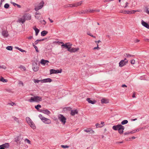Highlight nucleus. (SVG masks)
I'll list each match as a JSON object with an SVG mask.
<instances>
[{
    "mask_svg": "<svg viewBox=\"0 0 149 149\" xmlns=\"http://www.w3.org/2000/svg\"><path fill=\"white\" fill-rule=\"evenodd\" d=\"M52 81V80L50 78H47L44 79L42 80H41V82L42 83H46V82H51Z\"/></svg>",
    "mask_w": 149,
    "mask_h": 149,
    "instance_id": "9d476101",
    "label": "nucleus"
},
{
    "mask_svg": "<svg viewBox=\"0 0 149 149\" xmlns=\"http://www.w3.org/2000/svg\"><path fill=\"white\" fill-rule=\"evenodd\" d=\"M124 55L125 56L128 58H130L131 57L134 56V55H131L127 53L125 54Z\"/></svg>",
    "mask_w": 149,
    "mask_h": 149,
    "instance_id": "7c9ffc66",
    "label": "nucleus"
},
{
    "mask_svg": "<svg viewBox=\"0 0 149 149\" xmlns=\"http://www.w3.org/2000/svg\"><path fill=\"white\" fill-rule=\"evenodd\" d=\"M33 81L35 83H38L40 81H41V80H38L37 79H34Z\"/></svg>",
    "mask_w": 149,
    "mask_h": 149,
    "instance_id": "49530a36",
    "label": "nucleus"
},
{
    "mask_svg": "<svg viewBox=\"0 0 149 149\" xmlns=\"http://www.w3.org/2000/svg\"><path fill=\"white\" fill-rule=\"evenodd\" d=\"M120 12L121 13H123L125 14H129V11L126 10H121L120 11Z\"/></svg>",
    "mask_w": 149,
    "mask_h": 149,
    "instance_id": "a878e982",
    "label": "nucleus"
},
{
    "mask_svg": "<svg viewBox=\"0 0 149 149\" xmlns=\"http://www.w3.org/2000/svg\"><path fill=\"white\" fill-rule=\"evenodd\" d=\"M146 12L149 14V11L148 10V8H147L146 10Z\"/></svg>",
    "mask_w": 149,
    "mask_h": 149,
    "instance_id": "0e129e2a",
    "label": "nucleus"
},
{
    "mask_svg": "<svg viewBox=\"0 0 149 149\" xmlns=\"http://www.w3.org/2000/svg\"><path fill=\"white\" fill-rule=\"evenodd\" d=\"M132 97H133V98L135 97V93H133V95H132Z\"/></svg>",
    "mask_w": 149,
    "mask_h": 149,
    "instance_id": "774afa93",
    "label": "nucleus"
},
{
    "mask_svg": "<svg viewBox=\"0 0 149 149\" xmlns=\"http://www.w3.org/2000/svg\"><path fill=\"white\" fill-rule=\"evenodd\" d=\"M44 40V39H42L40 40H38L35 42L34 43L35 45H37L39 41H43Z\"/></svg>",
    "mask_w": 149,
    "mask_h": 149,
    "instance_id": "c9c22d12",
    "label": "nucleus"
},
{
    "mask_svg": "<svg viewBox=\"0 0 149 149\" xmlns=\"http://www.w3.org/2000/svg\"><path fill=\"white\" fill-rule=\"evenodd\" d=\"M25 21V16H24L23 17L19 18L17 22L19 23H21L22 24H23Z\"/></svg>",
    "mask_w": 149,
    "mask_h": 149,
    "instance_id": "ddd939ff",
    "label": "nucleus"
},
{
    "mask_svg": "<svg viewBox=\"0 0 149 149\" xmlns=\"http://www.w3.org/2000/svg\"><path fill=\"white\" fill-rule=\"evenodd\" d=\"M85 132L89 133V134H94L95 132L92 129L88 128L84 130Z\"/></svg>",
    "mask_w": 149,
    "mask_h": 149,
    "instance_id": "9b49d317",
    "label": "nucleus"
},
{
    "mask_svg": "<svg viewBox=\"0 0 149 149\" xmlns=\"http://www.w3.org/2000/svg\"><path fill=\"white\" fill-rule=\"evenodd\" d=\"M32 45H33V46L36 49V52H38V47H37L36 46V45H35L33 43H32Z\"/></svg>",
    "mask_w": 149,
    "mask_h": 149,
    "instance_id": "58836bf2",
    "label": "nucleus"
},
{
    "mask_svg": "<svg viewBox=\"0 0 149 149\" xmlns=\"http://www.w3.org/2000/svg\"><path fill=\"white\" fill-rule=\"evenodd\" d=\"M44 3L41 1L40 3L35 6L34 10L36 12H39L38 10L41 9L43 7Z\"/></svg>",
    "mask_w": 149,
    "mask_h": 149,
    "instance_id": "20e7f679",
    "label": "nucleus"
},
{
    "mask_svg": "<svg viewBox=\"0 0 149 149\" xmlns=\"http://www.w3.org/2000/svg\"><path fill=\"white\" fill-rule=\"evenodd\" d=\"M95 10H93V9H89L88 10H86L85 11V12H81V13H87L88 12L90 13H93L94 11H95Z\"/></svg>",
    "mask_w": 149,
    "mask_h": 149,
    "instance_id": "aec40b11",
    "label": "nucleus"
},
{
    "mask_svg": "<svg viewBox=\"0 0 149 149\" xmlns=\"http://www.w3.org/2000/svg\"><path fill=\"white\" fill-rule=\"evenodd\" d=\"M78 111L77 110H72L70 114L72 116H73L75 114H77Z\"/></svg>",
    "mask_w": 149,
    "mask_h": 149,
    "instance_id": "412c9836",
    "label": "nucleus"
},
{
    "mask_svg": "<svg viewBox=\"0 0 149 149\" xmlns=\"http://www.w3.org/2000/svg\"><path fill=\"white\" fill-rule=\"evenodd\" d=\"M13 118L14 120L15 121H16L17 122H19V120L17 118H16V117H13Z\"/></svg>",
    "mask_w": 149,
    "mask_h": 149,
    "instance_id": "3c124183",
    "label": "nucleus"
},
{
    "mask_svg": "<svg viewBox=\"0 0 149 149\" xmlns=\"http://www.w3.org/2000/svg\"><path fill=\"white\" fill-rule=\"evenodd\" d=\"M100 49V48L98 46H97V47H95L93 49H97L99 50Z\"/></svg>",
    "mask_w": 149,
    "mask_h": 149,
    "instance_id": "864d4df0",
    "label": "nucleus"
},
{
    "mask_svg": "<svg viewBox=\"0 0 149 149\" xmlns=\"http://www.w3.org/2000/svg\"><path fill=\"white\" fill-rule=\"evenodd\" d=\"M72 44L67 45V46H66V48L68 49V50L70 49H71V47L72 46Z\"/></svg>",
    "mask_w": 149,
    "mask_h": 149,
    "instance_id": "a19ab883",
    "label": "nucleus"
},
{
    "mask_svg": "<svg viewBox=\"0 0 149 149\" xmlns=\"http://www.w3.org/2000/svg\"><path fill=\"white\" fill-rule=\"evenodd\" d=\"M49 62L47 60H46L43 59H42L41 60L40 63L43 65H45L47 63H48Z\"/></svg>",
    "mask_w": 149,
    "mask_h": 149,
    "instance_id": "bb28decb",
    "label": "nucleus"
},
{
    "mask_svg": "<svg viewBox=\"0 0 149 149\" xmlns=\"http://www.w3.org/2000/svg\"><path fill=\"white\" fill-rule=\"evenodd\" d=\"M74 3L72 4H70L67 5V7H73L74 6Z\"/></svg>",
    "mask_w": 149,
    "mask_h": 149,
    "instance_id": "37998d69",
    "label": "nucleus"
},
{
    "mask_svg": "<svg viewBox=\"0 0 149 149\" xmlns=\"http://www.w3.org/2000/svg\"><path fill=\"white\" fill-rule=\"evenodd\" d=\"M0 68H3L4 69H5L6 68V67L5 66H1L0 65Z\"/></svg>",
    "mask_w": 149,
    "mask_h": 149,
    "instance_id": "5fc2aeb1",
    "label": "nucleus"
},
{
    "mask_svg": "<svg viewBox=\"0 0 149 149\" xmlns=\"http://www.w3.org/2000/svg\"><path fill=\"white\" fill-rule=\"evenodd\" d=\"M126 60V59L125 58L124 60H122L120 61L119 63V66L120 67H122L124 66L126 63H127L128 61H125V60Z\"/></svg>",
    "mask_w": 149,
    "mask_h": 149,
    "instance_id": "6e6552de",
    "label": "nucleus"
},
{
    "mask_svg": "<svg viewBox=\"0 0 149 149\" xmlns=\"http://www.w3.org/2000/svg\"><path fill=\"white\" fill-rule=\"evenodd\" d=\"M50 74H57L58 73H61L62 72V70H56L53 69H51L50 70Z\"/></svg>",
    "mask_w": 149,
    "mask_h": 149,
    "instance_id": "0eeeda50",
    "label": "nucleus"
},
{
    "mask_svg": "<svg viewBox=\"0 0 149 149\" xmlns=\"http://www.w3.org/2000/svg\"><path fill=\"white\" fill-rule=\"evenodd\" d=\"M26 120L31 127L33 129H35L36 128V126L34 123L29 117H27L26 118Z\"/></svg>",
    "mask_w": 149,
    "mask_h": 149,
    "instance_id": "7ed1b4c3",
    "label": "nucleus"
},
{
    "mask_svg": "<svg viewBox=\"0 0 149 149\" xmlns=\"http://www.w3.org/2000/svg\"><path fill=\"white\" fill-rule=\"evenodd\" d=\"M129 3L128 2H126L125 3V6L124 7V8H126L128 6V5Z\"/></svg>",
    "mask_w": 149,
    "mask_h": 149,
    "instance_id": "4d7b16f0",
    "label": "nucleus"
},
{
    "mask_svg": "<svg viewBox=\"0 0 149 149\" xmlns=\"http://www.w3.org/2000/svg\"><path fill=\"white\" fill-rule=\"evenodd\" d=\"M18 68L23 71H25L26 70L25 67L22 65H20L18 67Z\"/></svg>",
    "mask_w": 149,
    "mask_h": 149,
    "instance_id": "cd10ccee",
    "label": "nucleus"
},
{
    "mask_svg": "<svg viewBox=\"0 0 149 149\" xmlns=\"http://www.w3.org/2000/svg\"><path fill=\"white\" fill-rule=\"evenodd\" d=\"M101 102L102 104H107L109 103V100L107 99L104 98L101 100Z\"/></svg>",
    "mask_w": 149,
    "mask_h": 149,
    "instance_id": "dca6fc26",
    "label": "nucleus"
},
{
    "mask_svg": "<svg viewBox=\"0 0 149 149\" xmlns=\"http://www.w3.org/2000/svg\"><path fill=\"white\" fill-rule=\"evenodd\" d=\"M67 44H63L61 45V47H64L66 48V46H67Z\"/></svg>",
    "mask_w": 149,
    "mask_h": 149,
    "instance_id": "bf43d9fd",
    "label": "nucleus"
},
{
    "mask_svg": "<svg viewBox=\"0 0 149 149\" xmlns=\"http://www.w3.org/2000/svg\"><path fill=\"white\" fill-rule=\"evenodd\" d=\"M61 146L62 148H68L69 147V146L67 145H61Z\"/></svg>",
    "mask_w": 149,
    "mask_h": 149,
    "instance_id": "c03bdc74",
    "label": "nucleus"
},
{
    "mask_svg": "<svg viewBox=\"0 0 149 149\" xmlns=\"http://www.w3.org/2000/svg\"><path fill=\"white\" fill-rule=\"evenodd\" d=\"M35 17L36 19L39 21L42 18V16L41 15L39 12H36L35 13Z\"/></svg>",
    "mask_w": 149,
    "mask_h": 149,
    "instance_id": "423d86ee",
    "label": "nucleus"
},
{
    "mask_svg": "<svg viewBox=\"0 0 149 149\" xmlns=\"http://www.w3.org/2000/svg\"><path fill=\"white\" fill-rule=\"evenodd\" d=\"M135 61L134 60H132L131 61L130 63L132 64H134L135 63Z\"/></svg>",
    "mask_w": 149,
    "mask_h": 149,
    "instance_id": "de8ad7c7",
    "label": "nucleus"
},
{
    "mask_svg": "<svg viewBox=\"0 0 149 149\" xmlns=\"http://www.w3.org/2000/svg\"><path fill=\"white\" fill-rule=\"evenodd\" d=\"M130 134H131V133H130V132H125L124 133L125 135H127Z\"/></svg>",
    "mask_w": 149,
    "mask_h": 149,
    "instance_id": "603ef678",
    "label": "nucleus"
},
{
    "mask_svg": "<svg viewBox=\"0 0 149 149\" xmlns=\"http://www.w3.org/2000/svg\"><path fill=\"white\" fill-rule=\"evenodd\" d=\"M79 49V47H77V48H73L70 49L68 50V51L72 53H74L76 52Z\"/></svg>",
    "mask_w": 149,
    "mask_h": 149,
    "instance_id": "f8f14e48",
    "label": "nucleus"
},
{
    "mask_svg": "<svg viewBox=\"0 0 149 149\" xmlns=\"http://www.w3.org/2000/svg\"><path fill=\"white\" fill-rule=\"evenodd\" d=\"M33 29L35 30V31L36 33V36H37L38 35V33H39V30L38 29L36 26H34L33 28Z\"/></svg>",
    "mask_w": 149,
    "mask_h": 149,
    "instance_id": "5701e85b",
    "label": "nucleus"
},
{
    "mask_svg": "<svg viewBox=\"0 0 149 149\" xmlns=\"http://www.w3.org/2000/svg\"><path fill=\"white\" fill-rule=\"evenodd\" d=\"M0 81L3 83H5L8 81V80L4 79V78L2 77H0Z\"/></svg>",
    "mask_w": 149,
    "mask_h": 149,
    "instance_id": "393cba45",
    "label": "nucleus"
},
{
    "mask_svg": "<svg viewBox=\"0 0 149 149\" xmlns=\"http://www.w3.org/2000/svg\"><path fill=\"white\" fill-rule=\"evenodd\" d=\"M17 49H18L20 51L22 52H25V51L24 50H23V49H20V48H19L18 47H17Z\"/></svg>",
    "mask_w": 149,
    "mask_h": 149,
    "instance_id": "13d9d810",
    "label": "nucleus"
},
{
    "mask_svg": "<svg viewBox=\"0 0 149 149\" xmlns=\"http://www.w3.org/2000/svg\"><path fill=\"white\" fill-rule=\"evenodd\" d=\"M47 32L45 31H44L41 32V35L42 36H44L46 35L47 33Z\"/></svg>",
    "mask_w": 149,
    "mask_h": 149,
    "instance_id": "c85d7f7f",
    "label": "nucleus"
},
{
    "mask_svg": "<svg viewBox=\"0 0 149 149\" xmlns=\"http://www.w3.org/2000/svg\"><path fill=\"white\" fill-rule=\"evenodd\" d=\"M86 100L88 102V103L92 104H95L96 102V101L95 100H92L90 98H87Z\"/></svg>",
    "mask_w": 149,
    "mask_h": 149,
    "instance_id": "2eb2a0df",
    "label": "nucleus"
},
{
    "mask_svg": "<svg viewBox=\"0 0 149 149\" xmlns=\"http://www.w3.org/2000/svg\"><path fill=\"white\" fill-rule=\"evenodd\" d=\"M40 112L48 115L51 114L50 112L47 109L41 110Z\"/></svg>",
    "mask_w": 149,
    "mask_h": 149,
    "instance_id": "6ab92c4d",
    "label": "nucleus"
},
{
    "mask_svg": "<svg viewBox=\"0 0 149 149\" xmlns=\"http://www.w3.org/2000/svg\"><path fill=\"white\" fill-rule=\"evenodd\" d=\"M42 121L46 124H49L51 123V121L50 120L46 118Z\"/></svg>",
    "mask_w": 149,
    "mask_h": 149,
    "instance_id": "a211bd4d",
    "label": "nucleus"
},
{
    "mask_svg": "<svg viewBox=\"0 0 149 149\" xmlns=\"http://www.w3.org/2000/svg\"><path fill=\"white\" fill-rule=\"evenodd\" d=\"M87 34L88 35H89L90 36H92V34L91 33L89 32H88L87 33Z\"/></svg>",
    "mask_w": 149,
    "mask_h": 149,
    "instance_id": "69168bd1",
    "label": "nucleus"
},
{
    "mask_svg": "<svg viewBox=\"0 0 149 149\" xmlns=\"http://www.w3.org/2000/svg\"><path fill=\"white\" fill-rule=\"evenodd\" d=\"M128 123V121L127 120H123L121 122V124L122 125H124L127 124Z\"/></svg>",
    "mask_w": 149,
    "mask_h": 149,
    "instance_id": "2f4dec72",
    "label": "nucleus"
},
{
    "mask_svg": "<svg viewBox=\"0 0 149 149\" xmlns=\"http://www.w3.org/2000/svg\"><path fill=\"white\" fill-rule=\"evenodd\" d=\"M42 100V97L39 96H35L33 97H31L29 101L32 102H38Z\"/></svg>",
    "mask_w": 149,
    "mask_h": 149,
    "instance_id": "f03ea898",
    "label": "nucleus"
},
{
    "mask_svg": "<svg viewBox=\"0 0 149 149\" xmlns=\"http://www.w3.org/2000/svg\"><path fill=\"white\" fill-rule=\"evenodd\" d=\"M95 126L97 128H98V127L101 128V127H102L103 126V125H102L100 124H99L98 123H96L95 124Z\"/></svg>",
    "mask_w": 149,
    "mask_h": 149,
    "instance_id": "f704fd0d",
    "label": "nucleus"
},
{
    "mask_svg": "<svg viewBox=\"0 0 149 149\" xmlns=\"http://www.w3.org/2000/svg\"><path fill=\"white\" fill-rule=\"evenodd\" d=\"M136 132L135 130H133L130 132V133H131V134H133Z\"/></svg>",
    "mask_w": 149,
    "mask_h": 149,
    "instance_id": "e2e57ef3",
    "label": "nucleus"
},
{
    "mask_svg": "<svg viewBox=\"0 0 149 149\" xmlns=\"http://www.w3.org/2000/svg\"><path fill=\"white\" fill-rule=\"evenodd\" d=\"M42 24L44 25H45L46 23V22L44 20H42L41 19L39 21Z\"/></svg>",
    "mask_w": 149,
    "mask_h": 149,
    "instance_id": "ea45409f",
    "label": "nucleus"
},
{
    "mask_svg": "<svg viewBox=\"0 0 149 149\" xmlns=\"http://www.w3.org/2000/svg\"><path fill=\"white\" fill-rule=\"evenodd\" d=\"M19 85H21L22 86H24V84H23V83L22 82V81H19Z\"/></svg>",
    "mask_w": 149,
    "mask_h": 149,
    "instance_id": "8fccbe9b",
    "label": "nucleus"
},
{
    "mask_svg": "<svg viewBox=\"0 0 149 149\" xmlns=\"http://www.w3.org/2000/svg\"><path fill=\"white\" fill-rule=\"evenodd\" d=\"M6 49L9 50H11L13 49V47L11 46H8L6 47Z\"/></svg>",
    "mask_w": 149,
    "mask_h": 149,
    "instance_id": "4c0bfd02",
    "label": "nucleus"
},
{
    "mask_svg": "<svg viewBox=\"0 0 149 149\" xmlns=\"http://www.w3.org/2000/svg\"><path fill=\"white\" fill-rule=\"evenodd\" d=\"M25 19V20H30L31 19V16L30 15H24Z\"/></svg>",
    "mask_w": 149,
    "mask_h": 149,
    "instance_id": "c756f323",
    "label": "nucleus"
},
{
    "mask_svg": "<svg viewBox=\"0 0 149 149\" xmlns=\"http://www.w3.org/2000/svg\"><path fill=\"white\" fill-rule=\"evenodd\" d=\"M35 108L38 110H39V108H41V106L40 104H38L37 105L35 106Z\"/></svg>",
    "mask_w": 149,
    "mask_h": 149,
    "instance_id": "e433bc0d",
    "label": "nucleus"
},
{
    "mask_svg": "<svg viewBox=\"0 0 149 149\" xmlns=\"http://www.w3.org/2000/svg\"><path fill=\"white\" fill-rule=\"evenodd\" d=\"M39 118L42 120V121L44 120V119L45 118V117L43 116L41 114H39Z\"/></svg>",
    "mask_w": 149,
    "mask_h": 149,
    "instance_id": "473e14b6",
    "label": "nucleus"
},
{
    "mask_svg": "<svg viewBox=\"0 0 149 149\" xmlns=\"http://www.w3.org/2000/svg\"><path fill=\"white\" fill-rule=\"evenodd\" d=\"M9 144L6 143L4 144L0 145V149H5V148H8L9 147Z\"/></svg>",
    "mask_w": 149,
    "mask_h": 149,
    "instance_id": "1a4fd4ad",
    "label": "nucleus"
},
{
    "mask_svg": "<svg viewBox=\"0 0 149 149\" xmlns=\"http://www.w3.org/2000/svg\"><path fill=\"white\" fill-rule=\"evenodd\" d=\"M145 128H146V127H140L139 128L140 130H144V129H145Z\"/></svg>",
    "mask_w": 149,
    "mask_h": 149,
    "instance_id": "6e6d98bb",
    "label": "nucleus"
},
{
    "mask_svg": "<svg viewBox=\"0 0 149 149\" xmlns=\"http://www.w3.org/2000/svg\"><path fill=\"white\" fill-rule=\"evenodd\" d=\"M27 38L29 40L33 38L32 36H30L29 37H27Z\"/></svg>",
    "mask_w": 149,
    "mask_h": 149,
    "instance_id": "052dcab7",
    "label": "nucleus"
},
{
    "mask_svg": "<svg viewBox=\"0 0 149 149\" xmlns=\"http://www.w3.org/2000/svg\"><path fill=\"white\" fill-rule=\"evenodd\" d=\"M24 141L25 142H26L27 143L29 144H31V143L30 141L27 139H25L24 140Z\"/></svg>",
    "mask_w": 149,
    "mask_h": 149,
    "instance_id": "79ce46f5",
    "label": "nucleus"
},
{
    "mask_svg": "<svg viewBox=\"0 0 149 149\" xmlns=\"http://www.w3.org/2000/svg\"><path fill=\"white\" fill-rule=\"evenodd\" d=\"M95 42L96 43H97V44H98L100 42H101V41L100 40L95 41Z\"/></svg>",
    "mask_w": 149,
    "mask_h": 149,
    "instance_id": "338daca9",
    "label": "nucleus"
},
{
    "mask_svg": "<svg viewBox=\"0 0 149 149\" xmlns=\"http://www.w3.org/2000/svg\"><path fill=\"white\" fill-rule=\"evenodd\" d=\"M2 34L4 37H7L8 36V32L6 31H3Z\"/></svg>",
    "mask_w": 149,
    "mask_h": 149,
    "instance_id": "b1692460",
    "label": "nucleus"
},
{
    "mask_svg": "<svg viewBox=\"0 0 149 149\" xmlns=\"http://www.w3.org/2000/svg\"><path fill=\"white\" fill-rule=\"evenodd\" d=\"M141 24L144 26L146 27L148 29H149V25L148 23L146 22L143 20L141 21Z\"/></svg>",
    "mask_w": 149,
    "mask_h": 149,
    "instance_id": "f3484780",
    "label": "nucleus"
},
{
    "mask_svg": "<svg viewBox=\"0 0 149 149\" xmlns=\"http://www.w3.org/2000/svg\"><path fill=\"white\" fill-rule=\"evenodd\" d=\"M139 11L138 10H132L131 11H129L130 13H129V14H134L135 12H139Z\"/></svg>",
    "mask_w": 149,
    "mask_h": 149,
    "instance_id": "72a5a7b5",
    "label": "nucleus"
},
{
    "mask_svg": "<svg viewBox=\"0 0 149 149\" xmlns=\"http://www.w3.org/2000/svg\"><path fill=\"white\" fill-rule=\"evenodd\" d=\"M32 69L34 71H37L39 69V67L37 66V64L35 63L33 64Z\"/></svg>",
    "mask_w": 149,
    "mask_h": 149,
    "instance_id": "4468645a",
    "label": "nucleus"
},
{
    "mask_svg": "<svg viewBox=\"0 0 149 149\" xmlns=\"http://www.w3.org/2000/svg\"><path fill=\"white\" fill-rule=\"evenodd\" d=\"M19 136L17 137L15 139V141L17 143L19 141Z\"/></svg>",
    "mask_w": 149,
    "mask_h": 149,
    "instance_id": "09e8293b",
    "label": "nucleus"
},
{
    "mask_svg": "<svg viewBox=\"0 0 149 149\" xmlns=\"http://www.w3.org/2000/svg\"><path fill=\"white\" fill-rule=\"evenodd\" d=\"M82 3V1H81L80 2L75 3H74V7H77L80 6Z\"/></svg>",
    "mask_w": 149,
    "mask_h": 149,
    "instance_id": "4be33fe9",
    "label": "nucleus"
},
{
    "mask_svg": "<svg viewBox=\"0 0 149 149\" xmlns=\"http://www.w3.org/2000/svg\"><path fill=\"white\" fill-rule=\"evenodd\" d=\"M139 41H140L139 40L137 39H136L135 40L134 42H139Z\"/></svg>",
    "mask_w": 149,
    "mask_h": 149,
    "instance_id": "680f3d73",
    "label": "nucleus"
},
{
    "mask_svg": "<svg viewBox=\"0 0 149 149\" xmlns=\"http://www.w3.org/2000/svg\"><path fill=\"white\" fill-rule=\"evenodd\" d=\"M112 128L114 130H118V132L121 134H123V132L125 127L121 124H118L113 126Z\"/></svg>",
    "mask_w": 149,
    "mask_h": 149,
    "instance_id": "f257e3e1",
    "label": "nucleus"
},
{
    "mask_svg": "<svg viewBox=\"0 0 149 149\" xmlns=\"http://www.w3.org/2000/svg\"><path fill=\"white\" fill-rule=\"evenodd\" d=\"M58 119L63 125H65L66 123V118L63 115L59 114L58 115Z\"/></svg>",
    "mask_w": 149,
    "mask_h": 149,
    "instance_id": "39448f33",
    "label": "nucleus"
},
{
    "mask_svg": "<svg viewBox=\"0 0 149 149\" xmlns=\"http://www.w3.org/2000/svg\"><path fill=\"white\" fill-rule=\"evenodd\" d=\"M9 6V5L8 3H6L4 5V7L6 8H8Z\"/></svg>",
    "mask_w": 149,
    "mask_h": 149,
    "instance_id": "a18cd8bd",
    "label": "nucleus"
}]
</instances>
